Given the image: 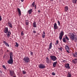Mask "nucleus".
<instances>
[{
  "mask_svg": "<svg viewBox=\"0 0 77 77\" xmlns=\"http://www.w3.org/2000/svg\"><path fill=\"white\" fill-rule=\"evenodd\" d=\"M22 72H23V74H26V72L25 71L23 70Z\"/></svg>",
  "mask_w": 77,
  "mask_h": 77,
  "instance_id": "2f4dec72",
  "label": "nucleus"
},
{
  "mask_svg": "<svg viewBox=\"0 0 77 77\" xmlns=\"http://www.w3.org/2000/svg\"><path fill=\"white\" fill-rule=\"evenodd\" d=\"M58 24L59 26H60V23L59 22V21L58 20Z\"/></svg>",
  "mask_w": 77,
  "mask_h": 77,
  "instance_id": "c756f323",
  "label": "nucleus"
},
{
  "mask_svg": "<svg viewBox=\"0 0 77 77\" xmlns=\"http://www.w3.org/2000/svg\"><path fill=\"white\" fill-rule=\"evenodd\" d=\"M2 67L5 69H6V67L5 66L3 65Z\"/></svg>",
  "mask_w": 77,
  "mask_h": 77,
  "instance_id": "7c9ffc66",
  "label": "nucleus"
},
{
  "mask_svg": "<svg viewBox=\"0 0 77 77\" xmlns=\"http://www.w3.org/2000/svg\"><path fill=\"white\" fill-rule=\"evenodd\" d=\"M77 38H75V41H77Z\"/></svg>",
  "mask_w": 77,
  "mask_h": 77,
  "instance_id": "a19ab883",
  "label": "nucleus"
},
{
  "mask_svg": "<svg viewBox=\"0 0 77 77\" xmlns=\"http://www.w3.org/2000/svg\"><path fill=\"white\" fill-rule=\"evenodd\" d=\"M54 30H56L58 29V26H57V23H55L54 26Z\"/></svg>",
  "mask_w": 77,
  "mask_h": 77,
  "instance_id": "1a4fd4ad",
  "label": "nucleus"
},
{
  "mask_svg": "<svg viewBox=\"0 0 77 77\" xmlns=\"http://www.w3.org/2000/svg\"><path fill=\"white\" fill-rule=\"evenodd\" d=\"M21 36H23L24 35V33H23V31L21 32Z\"/></svg>",
  "mask_w": 77,
  "mask_h": 77,
  "instance_id": "72a5a7b5",
  "label": "nucleus"
},
{
  "mask_svg": "<svg viewBox=\"0 0 77 77\" xmlns=\"http://www.w3.org/2000/svg\"><path fill=\"white\" fill-rule=\"evenodd\" d=\"M17 11L19 13V14L20 16L21 15V10H20V9L18 8L17 9Z\"/></svg>",
  "mask_w": 77,
  "mask_h": 77,
  "instance_id": "f8f14e48",
  "label": "nucleus"
},
{
  "mask_svg": "<svg viewBox=\"0 0 77 77\" xmlns=\"http://www.w3.org/2000/svg\"><path fill=\"white\" fill-rule=\"evenodd\" d=\"M4 32L5 33H7V37L9 38L10 37V35H11V32L8 31V28L5 27L4 29Z\"/></svg>",
  "mask_w": 77,
  "mask_h": 77,
  "instance_id": "f03ea898",
  "label": "nucleus"
},
{
  "mask_svg": "<svg viewBox=\"0 0 77 77\" xmlns=\"http://www.w3.org/2000/svg\"><path fill=\"white\" fill-rule=\"evenodd\" d=\"M54 0H51V1H53Z\"/></svg>",
  "mask_w": 77,
  "mask_h": 77,
  "instance_id": "864d4df0",
  "label": "nucleus"
},
{
  "mask_svg": "<svg viewBox=\"0 0 77 77\" xmlns=\"http://www.w3.org/2000/svg\"><path fill=\"white\" fill-rule=\"evenodd\" d=\"M62 47H61L60 48H59V49L60 50V51H62Z\"/></svg>",
  "mask_w": 77,
  "mask_h": 77,
  "instance_id": "e433bc0d",
  "label": "nucleus"
},
{
  "mask_svg": "<svg viewBox=\"0 0 77 77\" xmlns=\"http://www.w3.org/2000/svg\"><path fill=\"white\" fill-rule=\"evenodd\" d=\"M63 62H66V60H64L62 61Z\"/></svg>",
  "mask_w": 77,
  "mask_h": 77,
  "instance_id": "c03bdc74",
  "label": "nucleus"
},
{
  "mask_svg": "<svg viewBox=\"0 0 77 77\" xmlns=\"http://www.w3.org/2000/svg\"><path fill=\"white\" fill-rule=\"evenodd\" d=\"M65 48L66 50H69V47L67 45L65 46Z\"/></svg>",
  "mask_w": 77,
  "mask_h": 77,
  "instance_id": "aec40b11",
  "label": "nucleus"
},
{
  "mask_svg": "<svg viewBox=\"0 0 77 77\" xmlns=\"http://www.w3.org/2000/svg\"><path fill=\"white\" fill-rule=\"evenodd\" d=\"M30 54H31V56H33V53L31 51H30Z\"/></svg>",
  "mask_w": 77,
  "mask_h": 77,
  "instance_id": "cd10ccee",
  "label": "nucleus"
},
{
  "mask_svg": "<svg viewBox=\"0 0 77 77\" xmlns=\"http://www.w3.org/2000/svg\"><path fill=\"white\" fill-rule=\"evenodd\" d=\"M64 35V32H63V31H61L60 34V36L59 37V38L60 40H62V36H63Z\"/></svg>",
  "mask_w": 77,
  "mask_h": 77,
  "instance_id": "39448f33",
  "label": "nucleus"
},
{
  "mask_svg": "<svg viewBox=\"0 0 77 77\" xmlns=\"http://www.w3.org/2000/svg\"><path fill=\"white\" fill-rule=\"evenodd\" d=\"M38 12L39 13H40V10H38Z\"/></svg>",
  "mask_w": 77,
  "mask_h": 77,
  "instance_id": "de8ad7c7",
  "label": "nucleus"
},
{
  "mask_svg": "<svg viewBox=\"0 0 77 77\" xmlns=\"http://www.w3.org/2000/svg\"><path fill=\"white\" fill-rule=\"evenodd\" d=\"M21 0V2H24V0Z\"/></svg>",
  "mask_w": 77,
  "mask_h": 77,
  "instance_id": "49530a36",
  "label": "nucleus"
},
{
  "mask_svg": "<svg viewBox=\"0 0 77 77\" xmlns=\"http://www.w3.org/2000/svg\"><path fill=\"white\" fill-rule=\"evenodd\" d=\"M2 16H0V21H2Z\"/></svg>",
  "mask_w": 77,
  "mask_h": 77,
  "instance_id": "4c0bfd02",
  "label": "nucleus"
},
{
  "mask_svg": "<svg viewBox=\"0 0 77 77\" xmlns=\"http://www.w3.org/2000/svg\"><path fill=\"white\" fill-rule=\"evenodd\" d=\"M52 74L53 75H55L56 74L55 73L53 72L52 73Z\"/></svg>",
  "mask_w": 77,
  "mask_h": 77,
  "instance_id": "c9c22d12",
  "label": "nucleus"
},
{
  "mask_svg": "<svg viewBox=\"0 0 77 77\" xmlns=\"http://www.w3.org/2000/svg\"><path fill=\"white\" fill-rule=\"evenodd\" d=\"M63 42H64L65 43L66 42V41L65 40V38H63Z\"/></svg>",
  "mask_w": 77,
  "mask_h": 77,
  "instance_id": "b1692460",
  "label": "nucleus"
},
{
  "mask_svg": "<svg viewBox=\"0 0 77 77\" xmlns=\"http://www.w3.org/2000/svg\"><path fill=\"white\" fill-rule=\"evenodd\" d=\"M26 25H27L29 24V21L28 20H26Z\"/></svg>",
  "mask_w": 77,
  "mask_h": 77,
  "instance_id": "a878e982",
  "label": "nucleus"
},
{
  "mask_svg": "<svg viewBox=\"0 0 77 77\" xmlns=\"http://www.w3.org/2000/svg\"><path fill=\"white\" fill-rule=\"evenodd\" d=\"M75 61H77V59H75Z\"/></svg>",
  "mask_w": 77,
  "mask_h": 77,
  "instance_id": "09e8293b",
  "label": "nucleus"
},
{
  "mask_svg": "<svg viewBox=\"0 0 77 77\" xmlns=\"http://www.w3.org/2000/svg\"><path fill=\"white\" fill-rule=\"evenodd\" d=\"M46 63H51V61L49 60V59L46 60Z\"/></svg>",
  "mask_w": 77,
  "mask_h": 77,
  "instance_id": "f3484780",
  "label": "nucleus"
},
{
  "mask_svg": "<svg viewBox=\"0 0 77 77\" xmlns=\"http://www.w3.org/2000/svg\"><path fill=\"white\" fill-rule=\"evenodd\" d=\"M10 60L8 61L7 62L9 64L13 63V53L12 52H10Z\"/></svg>",
  "mask_w": 77,
  "mask_h": 77,
  "instance_id": "f257e3e1",
  "label": "nucleus"
},
{
  "mask_svg": "<svg viewBox=\"0 0 77 77\" xmlns=\"http://www.w3.org/2000/svg\"><path fill=\"white\" fill-rule=\"evenodd\" d=\"M35 7V9H36V7Z\"/></svg>",
  "mask_w": 77,
  "mask_h": 77,
  "instance_id": "3c124183",
  "label": "nucleus"
},
{
  "mask_svg": "<svg viewBox=\"0 0 77 77\" xmlns=\"http://www.w3.org/2000/svg\"><path fill=\"white\" fill-rule=\"evenodd\" d=\"M46 60H48L49 59H48V57H46Z\"/></svg>",
  "mask_w": 77,
  "mask_h": 77,
  "instance_id": "37998d69",
  "label": "nucleus"
},
{
  "mask_svg": "<svg viewBox=\"0 0 77 77\" xmlns=\"http://www.w3.org/2000/svg\"><path fill=\"white\" fill-rule=\"evenodd\" d=\"M73 55L74 57H77V52H75L73 54Z\"/></svg>",
  "mask_w": 77,
  "mask_h": 77,
  "instance_id": "412c9836",
  "label": "nucleus"
},
{
  "mask_svg": "<svg viewBox=\"0 0 77 77\" xmlns=\"http://www.w3.org/2000/svg\"><path fill=\"white\" fill-rule=\"evenodd\" d=\"M55 44V45H57V44H58L56 43Z\"/></svg>",
  "mask_w": 77,
  "mask_h": 77,
  "instance_id": "a18cd8bd",
  "label": "nucleus"
},
{
  "mask_svg": "<svg viewBox=\"0 0 77 77\" xmlns=\"http://www.w3.org/2000/svg\"><path fill=\"white\" fill-rule=\"evenodd\" d=\"M56 43H57V44H58L59 43V41H58V40L56 41Z\"/></svg>",
  "mask_w": 77,
  "mask_h": 77,
  "instance_id": "79ce46f5",
  "label": "nucleus"
},
{
  "mask_svg": "<svg viewBox=\"0 0 77 77\" xmlns=\"http://www.w3.org/2000/svg\"><path fill=\"white\" fill-rule=\"evenodd\" d=\"M65 39H66L67 41H69V38H68V36H65Z\"/></svg>",
  "mask_w": 77,
  "mask_h": 77,
  "instance_id": "bb28decb",
  "label": "nucleus"
},
{
  "mask_svg": "<svg viewBox=\"0 0 77 77\" xmlns=\"http://www.w3.org/2000/svg\"><path fill=\"white\" fill-rule=\"evenodd\" d=\"M57 62L56 61V62H54L53 63V66L54 67H56V64H57Z\"/></svg>",
  "mask_w": 77,
  "mask_h": 77,
  "instance_id": "a211bd4d",
  "label": "nucleus"
},
{
  "mask_svg": "<svg viewBox=\"0 0 77 77\" xmlns=\"http://www.w3.org/2000/svg\"><path fill=\"white\" fill-rule=\"evenodd\" d=\"M50 57L53 61H56L57 60V58L55 56L51 55L50 56Z\"/></svg>",
  "mask_w": 77,
  "mask_h": 77,
  "instance_id": "423d86ee",
  "label": "nucleus"
},
{
  "mask_svg": "<svg viewBox=\"0 0 77 77\" xmlns=\"http://www.w3.org/2000/svg\"><path fill=\"white\" fill-rule=\"evenodd\" d=\"M45 31H44L43 32V34L42 35V38H44L45 37Z\"/></svg>",
  "mask_w": 77,
  "mask_h": 77,
  "instance_id": "2eb2a0df",
  "label": "nucleus"
},
{
  "mask_svg": "<svg viewBox=\"0 0 77 77\" xmlns=\"http://www.w3.org/2000/svg\"><path fill=\"white\" fill-rule=\"evenodd\" d=\"M69 8H68V6H66L64 8V11L65 12H66V11H68V9Z\"/></svg>",
  "mask_w": 77,
  "mask_h": 77,
  "instance_id": "9b49d317",
  "label": "nucleus"
},
{
  "mask_svg": "<svg viewBox=\"0 0 77 77\" xmlns=\"http://www.w3.org/2000/svg\"><path fill=\"white\" fill-rule=\"evenodd\" d=\"M23 62L26 63H29V62H30V58L28 56H25L23 58Z\"/></svg>",
  "mask_w": 77,
  "mask_h": 77,
  "instance_id": "7ed1b4c3",
  "label": "nucleus"
},
{
  "mask_svg": "<svg viewBox=\"0 0 77 77\" xmlns=\"http://www.w3.org/2000/svg\"><path fill=\"white\" fill-rule=\"evenodd\" d=\"M35 4V2H34L32 4V5L33 7H34V6Z\"/></svg>",
  "mask_w": 77,
  "mask_h": 77,
  "instance_id": "f704fd0d",
  "label": "nucleus"
},
{
  "mask_svg": "<svg viewBox=\"0 0 77 77\" xmlns=\"http://www.w3.org/2000/svg\"><path fill=\"white\" fill-rule=\"evenodd\" d=\"M51 48H52V43L51 42L49 45V49H51Z\"/></svg>",
  "mask_w": 77,
  "mask_h": 77,
  "instance_id": "4be33fe9",
  "label": "nucleus"
},
{
  "mask_svg": "<svg viewBox=\"0 0 77 77\" xmlns=\"http://www.w3.org/2000/svg\"><path fill=\"white\" fill-rule=\"evenodd\" d=\"M72 61L73 63H77V62L75 61V60H72Z\"/></svg>",
  "mask_w": 77,
  "mask_h": 77,
  "instance_id": "473e14b6",
  "label": "nucleus"
},
{
  "mask_svg": "<svg viewBox=\"0 0 77 77\" xmlns=\"http://www.w3.org/2000/svg\"><path fill=\"white\" fill-rule=\"evenodd\" d=\"M13 77H16L15 76H14Z\"/></svg>",
  "mask_w": 77,
  "mask_h": 77,
  "instance_id": "5fc2aeb1",
  "label": "nucleus"
},
{
  "mask_svg": "<svg viewBox=\"0 0 77 77\" xmlns=\"http://www.w3.org/2000/svg\"><path fill=\"white\" fill-rule=\"evenodd\" d=\"M3 43L5 45H6V46H7V47H9V45L8 44V43L6 42V41H4Z\"/></svg>",
  "mask_w": 77,
  "mask_h": 77,
  "instance_id": "4468645a",
  "label": "nucleus"
},
{
  "mask_svg": "<svg viewBox=\"0 0 77 77\" xmlns=\"http://www.w3.org/2000/svg\"><path fill=\"white\" fill-rule=\"evenodd\" d=\"M18 44L17 42H16V45H15V47H18Z\"/></svg>",
  "mask_w": 77,
  "mask_h": 77,
  "instance_id": "c85d7f7f",
  "label": "nucleus"
},
{
  "mask_svg": "<svg viewBox=\"0 0 77 77\" xmlns=\"http://www.w3.org/2000/svg\"><path fill=\"white\" fill-rule=\"evenodd\" d=\"M7 52H9V50H7Z\"/></svg>",
  "mask_w": 77,
  "mask_h": 77,
  "instance_id": "8fccbe9b",
  "label": "nucleus"
},
{
  "mask_svg": "<svg viewBox=\"0 0 77 77\" xmlns=\"http://www.w3.org/2000/svg\"><path fill=\"white\" fill-rule=\"evenodd\" d=\"M65 67L66 68L69 69V68H70V67H69V64L68 63L66 64L65 65Z\"/></svg>",
  "mask_w": 77,
  "mask_h": 77,
  "instance_id": "9d476101",
  "label": "nucleus"
},
{
  "mask_svg": "<svg viewBox=\"0 0 77 77\" xmlns=\"http://www.w3.org/2000/svg\"><path fill=\"white\" fill-rule=\"evenodd\" d=\"M36 31L34 30V31H33V33H36Z\"/></svg>",
  "mask_w": 77,
  "mask_h": 77,
  "instance_id": "58836bf2",
  "label": "nucleus"
},
{
  "mask_svg": "<svg viewBox=\"0 0 77 77\" xmlns=\"http://www.w3.org/2000/svg\"><path fill=\"white\" fill-rule=\"evenodd\" d=\"M35 7H36V5H35Z\"/></svg>",
  "mask_w": 77,
  "mask_h": 77,
  "instance_id": "603ef678",
  "label": "nucleus"
},
{
  "mask_svg": "<svg viewBox=\"0 0 77 77\" xmlns=\"http://www.w3.org/2000/svg\"><path fill=\"white\" fill-rule=\"evenodd\" d=\"M38 68L40 69H44L45 68V66L43 64H40L38 65Z\"/></svg>",
  "mask_w": 77,
  "mask_h": 77,
  "instance_id": "0eeeda50",
  "label": "nucleus"
},
{
  "mask_svg": "<svg viewBox=\"0 0 77 77\" xmlns=\"http://www.w3.org/2000/svg\"><path fill=\"white\" fill-rule=\"evenodd\" d=\"M8 25L10 27V28H12L13 27H12V23H8Z\"/></svg>",
  "mask_w": 77,
  "mask_h": 77,
  "instance_id": "dca6fc26",
  "label": "nucleus"
},
{
  "mask_svg": "<svg viewBox=\"0 0 77 77\" xmlns=\"http://www.w3.org/2000/svg\"><path fill=\"white\" fill-rule=\"evenodd\" d=\"M67 77H71V74L69 73L68 72Z\"/></svg>",
  "mask_w": 77,
  "mask_h": 77,
  "instance_id": "5701e85b",
  "label": "nucleus"
},
{
  "mask_svg": "<svg viewBox=\"0 0 77 77\" xmlns=\"http://www.w3.org/2000/svg\"><path fill=\"white\" fill-rule=\"evenodd\" d=\"M77 0H72V3H76Z\"/></svg>",
  "mask_w": 77,
  "mask_h": 77,
  "instance_id": "393cba45",
  "label": "nucleus"
},
{
  "mask_svg": "<svg viewBox=\"0 0 77 77\" xmlns=\"http://www.w3.org/2000/svg\"><path fill=\"white\" fill-rule=\"evenodd\" d=\"M28 12L29 13V14L30 15V14H32V9H31L29 10Z\"/></svg>",
  "mask_w": 77,
  "mask_h": 77,
  "instance_id": "6ab92c4d",
  "label": "nucleus"
},
{
  "mask_svg": "<svg viewBox=\"0 0 77 77\" xmlns=\"http://www.w3.org/2000/svg\"><path fill=\"white\" fill-rule=\"evenodd\" d=\"M10 73L11 76H14L15 73H14V71H10Z\"/></svg>",
  "mask_w": 77,
  "mask_h": 77,
  "instance_id": "6e6552de",
  "label": "nucleus"
},
{
  "mask_svg": "<svg viewBox=\"0 0 77 77\" xmlns=\"http://www.w3.org/2000/svg\"><path fill=\"white\" fill-rule=\"evenodd\" d=\"M69 34L71 36L70 37V38L72 41H74V38H75V35L73 34L72 33L69 32Z\"/></svg>",
  "mask_w": 77,
  "mask_h": 77,
  "instance_id": "20e7f679",
  "label": "nucleus"
},
{
  "mask_svg": "<svg viewBox=\"0 0 77 77\" xmlns=\"http://www.w3.org/2000/svg\"><path fill=\"white\" fill-rule=\"evenodd\" d=\"M66 50V51L67 53H69L70 52L69 51H68V50Z\"/></svg>",
  "mask_w": 77,
  "mask_h": 77,
  "instance_id": "ea45409f",
  "label": "nucleus"
},
{
  "mask_svg": "<svg viewBox=\"0 0 77 77\" xmlns=\"http://www.w3.org/2000/svg\"><path fill=\"white\" fill-rule=\"evenodd\" d=\"M33 27L35 28L37 27V26H36V22L35 21L33 24Z\"/></svg>",
  "mask_w": 77,
  "mask_h": 77,
  "instance_id": "ddd939ff",
  "label": "nucleus"
}]
</instances>
